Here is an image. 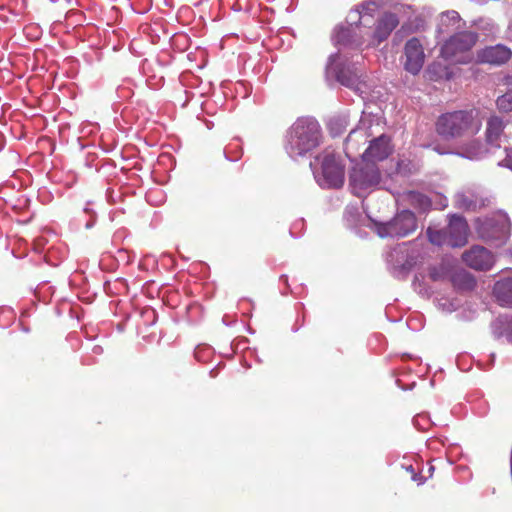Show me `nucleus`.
I'll return each instance as SVG.
<instances>
[{
	"label": "nucleus",
	"instance_id": "f257e3e1",
	"mask_svg": "<svg viewBox=\"0 0 512 512\" xmlns=\"http://www.w3.org/2000/svg\"><path fill=\"white\" fill-rule=\"evenodd\" d=\"M316 181L324 188H339L344 183V166L331 151L318 155L310 163Z\"/></svg>",
	"mask_w": 512,
	"mask_h": 512
},
{
	"label": "nucleus",
	"instance_id": "f03ea898",
	"mask_svg": "<svg viewBox=\"0 0 512 512\" xmlns=\"http://www.w3.org/2000/svg\"><path fill=\"white\" fill-rule=\"evenodd\" d=\"M478 42L474 31H461L450 36L441 47V56L455 63L466 64L472 61V48Z\"/></svg>",
	"mask_w": 512,
	"mask_h": 512
},
{
	"label": "nucleus",
	"instance_id": "7ed1b4c3",
	"mask_svg": "<svg viewBox=\"0 0 512 512\" xmlns=\"http://www.w3.org/2000/svg\"><path fill=\"white\" fill-rule=\"evenodd\" d=\"M476 229L481 238L501 245L509 236L510 222L506 214L497 213L483 221L477 220Z\"/></svg>",
	"mask_w": 512,
	"mask_h": 512
},
{
	"label": "nucleus",
	"instance_id": "20e7f679",
	"mask_svg": "<svg viewBox=\"0 0 512 512\" xmlns=\"http://www.w3.org/2000/svg\"><path fill=\"white\" fill-rule=\"evenodd\" d=\"M416 229V219L412 212L404 210L387 223H377V234L384 237H405Z\"/></svg>",
	"mask_w": 512,
	"mask_h": 512
},
{
	"label": "nucleus",
	"instance_id": "39448f33",
	"mask_svg": "<svg viewBox=\"0 0 512 512\" xmlns=\"http://www.w3.org/2000/svg\"><path fill=\"white\" fill-rule=\"evenodd\" d=\"M350 181L354 193L363 196L368 190L379 184L380 173L374 163L363 161V166L353 170Z\"/></svg>",
	"mask_w": 512,
	"mask_h": 512
},
{
	"label": "nucleus",
	"instance_id": "423d86ee",
	"mask_svg": "<svg viewBox=\"0 0 512 512\" xmlns=\"http://www.w3.org/2000/svg\"><path fill=\"white\" fill-rule=\"evenodd\" d=\"M478 114L479 112L475 109L444 113L438 118L436 128L478 127L481 125L477 120Z\"/></svg>",
	"mask_w": 512,
	"mask_h": 512
},
{
	"label": "nucleus",
	"instance_id": "0eeeda50",
	"mask_svg": "<svg viewBox=\"0 0 512 512\" xmlns=\"http://www.w3.org/2000/svg\"><path fill=\"white\" fill-rule=\"evenodd\" d=\"M319 130H291L288 137V149L291 153L302 155L319 144Z\"/></svg>",
	"mask_w": 512,
	"mask_h": 512
},
{
	"label": "nucleus",
	"instance_id": "6e6552de",
	"mask_svg": "<svg viewBox=\"0 0 512 512\" xmlns=\"http://www.w3.org/2000/svg\"><path fill=\"white\" fill-rule=\"evenodd\" d=\"M404 69L412 75H417L423 68L425 53L421 41L412 37L404 45Z\"/></svg>",
	"mask_w": 512,
	"mask_h": 512
},
{
	"label": "nucleus",
	"instance_id": "1a4fd4ad",
	"mask_svg": "<svg viewBox=\"0 0 512 512\" xmlns=\"http://www.w3.org/2000/svg\"><path fill=\"white\" fill-rule=\"evenodd\" d=\"M512 58V50L502 44L487 46L477 52V61L491 65H502Z\"/></svg>",
	"mask_w": 512,
	"mask_h": 512
},
{
	"label": "nucleus",
	"instance_id": "9d476101",
	"mask_svg": "<svg viewBox=\"0 0 512 512\" xmlns=\"http://www.w3.org/2000/svg\"><path fill=\"white\" fill-rule=\"evenodd\" d=\"M463 261L472 269L488 270L494 264V256L485 248L475 246L462 256Z\"/></svg>",
	"mask_w": 512,
	"mask_h": 512
},
{
	"label": "nucleus",
	"instance_id": "9b49d317",
	"mask_svg": "<svg viewBox=\"0 0 512 512\" xmlns=\"http://www.w3.org/2000/svg\"><path fill=\"white\" fill-rule=\"evenodd\" d=\"M392 151L390 145V138L386 135H381L371 141L369 147L363 154V161L374 163L386 159Z\"/></svg>",
	"mask_w": 512,
	"mask_h": 512
},
{
	"label": "nucleus",
	"instance_id": "f8f14e48",
	"mask_svg": "<svg viewBox=\"0 0 512 512\" xmlns=\"http://www.w3.org/2000/svg\"><path fill=\"white\" fill-rule=\"evenodd\" d=\"M447 233L449 235L447 245L461 247L467 242L468 225L462 217L452 216L447 227Z\"/></svg>",
	"mask_w": 512,
	"mask_h": 512
},
{
	"label": "nucleus",
	"instance_id": "ddd939ff",
	"mask_svg": "<svg viewBox=\"0 0 512 512\" xmlns=\"http://www.w3.org/2000/svg\"><path fill=\"white\" fill-rule=\"evenodd\" d=\"M399 19L396 14L386 12L377 21L375 30L372 34L371 45H379L382 41L386 40L391 32L398 26Z\"/></svg>",
	"mask_w": 512,
	"mask_h": 512
},
{
	"label": "nucleus",
	"instance_id": "4468645a",
	"mask_svg": "<svg viewBox=\"0 0 512 512\" xmlns=\"http://www.w3.org/2000/svg\"><path fill=\"white\" fill-rule=\"evenodd\" d=\"M337 80L342 85L356 92H363L362 88L366 87L365 82L362 80V74H360L356 68H341L337 73Z\"/></svg>",
	"mask_w": 512,
	"mask_h": 512
},
{
	"label": "nucleus",
	"instance_id": "2eb2a0df",
	"mask_svg": "<svg viewBox=\"0 0 512 512\" xmlns=\"http://www.w3.org/2000/svg\"><path fill=\"white\" fill-rule=\"evenodd\" d=\"M492 332L496 338L505 337L512 343V315H501L492 323Z\"/></svg>",
	"mask_w": 512,
	"mask_h": 512
},
{
	"label": "nucleus",
	"instance_id": "dca6fc26",
	"mask_svg": "<svg viewBox=\"0 0 512 512\" xmlns=\"http://www.w3.org/2000/svg\"><path fill=\"white\" fill-rule=\"evenodd\" d=\"M497 301L503 306H512V276L498 281L494 286Z\"/></svg>",
	"mask_w": 512,
	"mask_h": 512
},
{
	"label": "nucleus",
	"instance_id": "f3484780",
	"mask_svg": "<svg viewBox=\"0 0 512 512\" xmlns=\"http://www.w3.org/2000/svg\"><path fill=\"white\" fill-rule=\"evenodd\" d=\"M385 124L384 118L381 113H372L363 111L359 121V128H372L373 126L379 127Z\"/></svg>",
	"mask_w": 512,
	"mask_h": 512
},
{
	"label": "nucleus",
	"instance_id": "a211bd4d",
	"mask_svg": "<svg viewBox=\"0 0 512 512\" xmlns=\"http://www.w3.org/2000/svg\"><path fill=\"white\" fill-rule=\"evenodd\" d=\"M427 234H428V237H429V240L431 243L436 244V245L447 244V240H448V236H449L447 233V229L445 231H442V230H434L432 228H428Z\"/></svg>",
	"mask_w": 512,
	"mask_h": 512
},
{
	"label": "nucleus",
	"instance_id": "6ab92c4d",
	"mask_svg": "<svg viewBox=\"0 0 512 512\" xmlns=\"http://www.w3.org/2000/svg\"><path fill=\"white\" fill-rule=\"evenodd\" d=\"M499 110L504 112L512 111V93H505L497 98L496 101Z\"/></svg>",
	"mask_w": 512,
	"mask_h": 512
},
{
	"label": "nucleus",
	"instance_id": "aec40b11",
	"mask_svg": "<svg viewBox=\"0 0 512 512\" xmlns=\"http://www.w3.org/2000/svg\"><path fill=\"white\" fill-rule=\"evenodd\" d=\"M319 127V123L314 117L305 116L300 117L297 119V121L294 123L293 128H317Z\"/></svg>",
	"mask_w": 512,
	"mask_h": 512
},
{
	"label": "nucleus",
	"instance_id": "412c9836",
	"mask_svg": "<svg viewBox=\"0 0 512 512\" xmlns=\"http://www.w3.org/2000/svg\"><path fill=\"white\" fill-rule=\"evenodd\" d=\"M448 275L447 267L440 265L438 267H432L429 270V277L432 281H442Z\"/></svg>",
	"mask_w": 512,
	"mask_h": 512
},
{
	"label": "nucleus",
	"instance_id": "4be33fe9",
	"mask_svg": "<svg viewBox=\"0 0 512 512\" xmlns=\"http://www.w3.org/2000/svg\"><path fill=\"white\" fill-rule=\"evenodd\" d=\"M456 204L460 208L472 209L475 204L468 196L465 194L459 193L456 195Z\"/></svg>",
	"mask_w": 512,
	"mask_h": 512
},
{
	"label": "nucleus",
	"instance_id": "5701e85b",
	"mask_svg": "<svg viewBox=\"0 0 512 512\" xmlns=\"http://www.w3.org/2000/svg\"><path fill=\"white\" fill-rule=\"evenodd\" d=\"M505 151H506V158L503 161L499 162V165L507 167L512 170V151H510L508 149H506Z\"/></svg>",
	"mask_w": 512,
	"mask_h": 512
},
{
	"label": "nucleus",
	"instance_id": "b1692460",
	"mask_svg": "<svg viewBox=\"0 0 512 512\" xmlns=\"http://www.w3.org/2000/svg\"><path fill=\"white\" fill-rule=\"evenodd\" d=\"M410 163H404V161H399L397 163V171L399 173H408L411 171V168L409 167Z\"/></svg>",
	"mask_w": 512,
	"mask_h": 512
},
{
	"label": "nucleus",
	"instance_id": "393cba45",
	"mask_svg": "<svg viewBox=\"0 0 512 512\" xmlns=\"http://www.w3.org/2000/svg\"><path fill=\"white\" fill-rule=\"evenodd\" d=\"M500 131L501 130H497V129L487 130V140L492 141L494 139H498V137L500 136Z\"/></svg>",
	"mask_w": 512,
	"mask_h": 512
},
{
	"label": "nucleus",
	"instance_id": "a878e982",
	"mask_svg": "<svg viewBox=\"0 0 512 512\" xmlns=\"http://www.w3.org/2000/svg\"><path fill=\"white\" fill-rule=\"evenodd\" d=\"M498 125V126H501V122L495 118V119H491L489 122H488V128H495L494 126L495 125Z\"/></svg>",
	"mask_w": 512,
	"mask_h": 512
},
{
	"label": "nucleus",
	"instance_id": "bb28decb",
	"mask_svg": "<svg viewBox=\"0 0 512 512\" xmlns=\"http://www.w3.org/2000/svg\"><path fill=\"white\" fill-rule=\"evenodd\" d=\"M446 206H447V200H446V199H444V200H443V202H441V204H440V207H439V208H444V207H446Z\"/></svg>",
	"mask_w": 512,
	"mask_h": 512
},
{
	"label": "nucleus",
	"instance_id": "cd10ccee",
	"mask_svg": "<svg viewBox=\"0 0 512 512\" xmlns=\"http://www.w3.org/2000/svg\"><path fill=\"white\" fill-rule=\"evenodd\" d=\"M410 470H411V472H412V473H414V472H413V469H412V467H411V466H410ZM412 479H413L414 481H418V477H417V475H416V474H413Z\"/></svg>",
	"mask_w": 512,
	"mask_h": 512
},
{
	"label": "nucleus",
	"instance_id": "c85d7f7f",
	"mask_svg": "<svg viewBox=\"0 0 512 512\" xmlns=\"http://www.w3.org/2000/svg\"><path fill=\"white\" fill-rule=\"evenodd\" d=\"M453 18H458V14L456 12H452Z\"/></svg>",
	"mask_w": 512,
	"mask_h": 512
}]
</instances>
